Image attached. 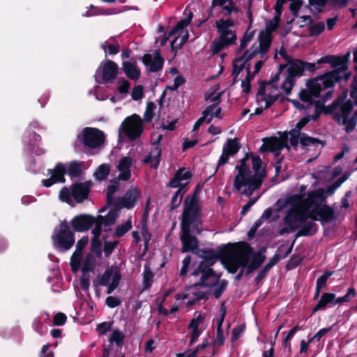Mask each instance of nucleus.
Masks as SVG:
<instances>
[{
	"label": "nucleus",
	"instance_id": "f257e3e1",
	"mask_svg": "<svg viewBox=\"0 0 357 357\" xmlns=\"http://www.w3.org/2000/svg\"><path fill=\"white\" fill-rule=\"evenodd\" d=\"M252 248L246 242L229 243L221 247L218 252L213 250L204 251L200 263L213 266L219 259L229 273L234 274L239 268H245L249 261Z\"/></svg>",
	"mask_w": 357,
	"mask_h": 357
},
{
	"label": "nucleus",
	"instance_id": "f03ea898",
	"mask_svg": "<svg viewBox=\"0 0 357 357\" xmlns=\"http://www.w3.org/2000/svg\"><path fill=\"white\" fill-rule=\"evenodd\" d=\"M349 53L343 56L327 55L317 61V64L329 63L335 69L327 71L319 75L323 79L324 89L333 88L335 84L342 79L347 81L351 77V73L347 72Z\"/></svg>",
	"mask_w": 357,
	"mask_h": 357
},
{
	"label": "nucleus",
	"instance_id": "7ed1b4c3",
	"mask_svg": "<svg viewBox=\"0 0 357 357\" xmlns=\"http://www.w3.org/2000/svg\"><path fill=\"white\" fill-rule=\"evenodd\" d=\"M198 224H202L201 218L181 216L180 239L183 245L182 252L193 251L197 248V238L191 234L190 228L192 227V231L197 229Z\"/></svg>",
	"mask_w": 357,
	"mask_h": 357
},
{
	"label": "nucleus",
	"instance_id": "20e7f679",
	"mask_svg": "<svg viewBox=\"0 0 357 357\" xmlns=\"http://www.w3.org/2000/svg\"><path fill=\"white\" fill-rule=\"evenodd\" d=\"M105 141L103 131L96 128L86 127L77 136L75 147L82 144L84 148L94 149L100 147Z\"/></svg>",
	"mask_w": 357,
	"mask_h": 357
},
{
	"label": "nucleus",
	"instance_id": "39448f33",
	"mask_svg": "<svg viewBox=\"0 0 357 357\" xmlns=\"http://www.w3.org/2000/svg\"><path fill=\"white\" fill-rule=\"evenodd\" d=\"M192 174L190 171L187 170L185 167L179 168L174 174V176L170 179L167 186L169 188H178L173 195L171 204V211L177 208L181 204L183 196L185 192L182 193L183 189L189 183L187 182L185 184H182L181 182L184 180H188L192 177Z\"/></svg>",
	"mask_w": 357,
	"mask_h": 357
},
{
	"label": "nucleus",
	"instance_id": "423d86ee",
	"mask_svg": "<svg viewBox=\"0 0 357 357\" xmlns=\"http://www.w3.org/2000/svg\"><path fill=\"white\" fill-rule=\"evenodd\" d=\"M121 279L120 271L117 266H112L107 268L100 279L94 280L93 282V287L96 289V294H99L98 287L107 286V294H112L119 285Z\"/></svg>",
	"mask_w": 357,
	"mask_h": 357
},
{
	"label": "nucleus",
	"instance_id": "0eeeda50",
	"mask_svg": "<svg viewBox=\"0 0 357 357\" xmlns=\"http://www.w3.org/2000/svg\"><path fill=\"white\" fill-rule=\"evenodd\" d=\"M54 244L57 249L61 250H70L75 243V234L70 230L66 220L59 225V229L52 236Z\"/></svg>",
	"mask_w": 357,
	"mask_h": 357
},
{
	"label": "nucleus",
	"instance_id": "6e6552de",
	"mask_svg": "<svg viewBox=\"0 0 357 357\" xmlns=\"http://www.w3.org/2000/svg\"><path fill=\"white\" fill-rule=\"evenodd\" d=\"M119 68L116 63L112 60L102 62L96 70L94 79L98 84L112 83L117 77Z\"/></svg>",
	"mask_w": 357,
	"mask_h": 357
},
{
	"label": "nucleus",
	"instance_id": "1a4fd4ad",
	"mask_svg": "<svg viewBox=\"0 0 357 357\" xmlns=\"http://www.w3.org/2000/svg\"><path fill=\"white\" fill-rule=\"evenodd\" d=\"M324 89L323 79L319 76L309 79L306 82V89H302L298 93L299 99L312 105V102L315 100L314 98H319Z\"/></svg>",
	"mask_w": 357,
	"mask_h": 357
},
{
	"label": "nucleus",
	"instance_id": "9d476101",
	"mask_svg": "<svg viewBox=\"0 0 357 357\" xmlns=\"http://www.w3.org/2000/svg\"><path fill=\"white\" fill-rule=\"evenodd\" d=\"M121 128L130 140H136L140 137L144 130L142 119L138 114H134L126 118Z\"/></svg>",
	"mask_w": 357,
	"mask_h": 357
},
{
	"label": "nucleus",
	"instance_id": "9b49d317",
	"mask_svg": "<svg viewBox=\"0 0 357 357\" xmlns=\"http://www.w3.org/2000/svg\"><path fill=\"white\" fill-rule=\"evenodd\" d=\"M199 185H197L193 193L185 197L183 203V211L181 216L201 218L199 194Z\"/></svg>",
	"mask_w": 357,
	"mask_h": 357
},
{
	"label": "nucleus",
	"instance_id": "f8f14e48",
	"mask_svg": "<svg viewBox=\"0 0 357 357\" xmlns=\"http://www.w3.org/2000/svg\"><path fill=\"white\" fill-rule=\"evenodd\" d=\"M310 216L312 221H320L322 224L331 222L337 219L334 209L326 204H317L311 211Z\"/></svg>",
	"mask_w": 357,
	"mask_h": 357
},
{
	"label": "nucleus",
	"instance_id": "ddd939ff",
	"mask_svg": "<svg viewBox=\"0 0 357 357\" xmlns=\"http://www.w3.org/2000/svg\"><path fill=\"white\" fill-rule=\"evenodd\" d=\"M93 183L89 180L85 182H76L70 186L71 196L77 203H82L88 199Z\"/></svg>",
	"mask_w": 357,
	"mask_h": 357
},
{
	"label": "nucleus",
	"instance_id": "4468645a",
	"mask_svg": "<svg viewBox=\"0 0 357 357\" xmlns=\"http://www.w3.org/2000/svg\"><path fill=\"white\" fill-rule=\"evenodd\" d=\"M264 144L261 146L260 151L261 152H271L275 153V155L278 156L280 154V151L284 148L289 149V146L287 144V136L279 139L276 137H266L263 139Z\"/></svg>",
	"mask_w": 357,
	"mask_h": 357
},
{
	"label": "nucleus",
	"instance_id": "2eb2a0df",
	"mask_svg": "<svg viewBox=\"0 0 357 357\" xmlns=\"http://www.w3.org/2000/svg\"><path fill=\"white\" fill-rule=\"evenodd\" d=\"M95 217L90 214H79L75 216L70 221L73 231H87L94 224Z\"/></svg>",
	"mask_w": 357,
	"mask_h": 357
},
{
	"label": "nucleus",
	"instance_id": "dca6fc26",
	"mask_svg": "<svg viewBox=\"0 0 357 357\" xmlns=\"http://www.w3.org/2000/svg\"><path fill=\"white\" fill-rule=\"evenodd\" d=\"M143 64L149 67V71L156 73L162 70L164 66L165 60L161 55L159 50H155L153 56L150 54H145L142 59Z\"/></svg>",
	"mask_w": 357,
	"mask_h": 357
},
{
	"label": "nucleus",
	"instance_id": "f3484780",
	"mask_svg": "<svg viewBox=\"0 0 357 357\" xmlns=\"http://www.w3.org/2000/svg\"><path fill=\"white\" fill-rule=\"evenodd\" d=\"M266 176V169H263L260 172H255L254 175L250 176L245 181L242 182L241 185L236 188L237 190H240L242 187L248 186L251 188L252 190H256L260 188L262 185L263 181Z\"/></svg>",
	"mask_w": 357,
	"mask_h": 357
},
{
	"label": "nucleus",
	"instance_id": "a211bd4d",
	"mask_svg": "<svg viewBox=\"0 0 357 357\" xmlns=\"http://www.w3.org/2000/svg\"><path fill=\"white\" fill-rule=\"evenodd\" d=\"M139 197V192L135 189L128 190L123 197H119L115 202V206L118 207H124L130 209L135 205Z\"/></svg>",
	"mask_w": 357,
	"mask_h": 357
},
{
	"label": "nucleus",
	"instance_id": "6ab92c4d",
	"mask_svg": "<svg viewBox=\"0 0 357 357\" xmlns=\"http://www.w3.org/2000/svg\"><path fill=\"white\" fill-rule=\"evenodd\" d=\"M122 66L123 70L128 78L135 81L139 79L141 71L137 66L135 61L132 62L123 61L122 62Z\"/></svg>",
	"mask_w": 357,
	"mask_h": 357
},
{
	"label": "nucleus",
	"instance_id": "aec40b11",
	"mask_svg": "<svg viewBox=\"0 0 357 357\" xmlns=\"http://www.w3.org/2000/svg\"><path fill=\"white\" fill-rule=\"evenodd\" d=\"M234 21L228 18L226 20L221 19L220 20L216 21L215 27L219 33H220V37L222 39L223 38H230L232 34H235L231 31L229 29L230 26H234Z\"/></svg>",
	"mask_w": 357,
	"mask_h": 357
},
{
	"label": "nucleus",
	"instance_id": "412c9836",
	"mask_svg": "<svg viewBox=\"0 0 357 357\" xmlns=\"http://www.w3.org/2000/svg\"><path fill=\"white\" fill-rule=\"evenodd\" d=\"M183 14L186 17L183 19H181L174 27H172V29L169 31V36H176L180 31H182L183 29L188 26L190 23L193 17L192 12L185 9L183 12Z\"/></svg>",
	"mask_w": 357,
	"mask_h": 357
},
{
	"label": "nucleus",
	"instance_id": "4be33fe9",
	"mask_svg": "<svg viewBox=\"0 0 357 357\" xmlns=\"http://www.w3.org/2000/svg\"><path fill=\"white\" fill-rule=\"evenodd\" d=\"M161 153V148L159 146H155L149 154L144 158L143 162L145 164L149 163L151 167L157 169L160 162Z\"/></svg>",
	"mask_w": 357,
	"mask_h": 357
},
{
	"label": "nucleus",
	"instance_id": "5701e85b",
	"mask_svg": "<svg viewBox=\"0 0 357 357\" xmlns=\"http://www.w3.org/2000/svg\"><path fill=\"white\" fill-rule=\"evenodd\" d=\"M289 66L287 70V73L291 78L295 79L297 77H300L304 75L302 59H294L291 61H289Z\"/></svg>",
	"mask_w": 357,
	"mask_h": 357
},
{
	"label": "nucleus",
	"instance_id": "b1692460",
	"mask_svg": "<svg viewBox=\"0 0 357 357\" xmlns=\"http://www.w3.org/2000/svg\"><path fill=\"white\" fill-rule=\"evenodd\" d=\"M48 173L57 183H65V174H67V169L63 163L57 162L53 169H48Z\"/></svg>",
	"mask_w": 357,
	"mask_h": 357
},
{
	"label": "nucleus",
	"instance_id": "393cba45",
	"mask_svg": "<svg viewBox=\"0 0 357 357\" xmlns=\"http://www.w3.org/2000/svg\"><path fill=\"white\" fill-rule=\"evenodd\" d=\"M318 230V225L314 221H310L304 223L296 234V238L300 236H312Z\"/></svg>",
	"mask_w": 357,
	"mask_h": 357
},
{
	"label": "nucleus",
	"instance_id": "a878e982",
	"mask_svg": "<svg viewBox=\"0 0 357 357\" xmlns=\"http://www.w3.org/2000/svg\"><path fill=\"white\" fill-rule=\"evenodd\" d=\"M335 294L333 293H324L319 302L312 309V313H315L319 310L325 309L327 305L333 304L335 299Z\"/></svg>",
	"mask_w": 357,
	"mask_h": 357
},
{
	"label": "nucleus",
	"instance_id": "bb28decb",
	"mask_svg": "<svg viewBox=\"0 0 357 357\" xmlns=\"http://www.w3.org/2000/svg\"><path fill=\"white\" fill-rule=\"evenodd\" d=\"M236 40V35L232 34L230 38H223L222 39L220 36L219 40H214L213 43V52L214 54L218 53L220 52L225 46H228L235 43Z\"/></svg>",
	"mask_w": 357,
	"mask_h": 357
},
{
	"label": "nucleus",
	"instance_id": "cd10ccee",
	"mask_svg": "<svg viewBox=\"0 0 357 357\" xmlns=\"http://www.w3.org/2000/svg\"><path fill=\"white\" fill-rule=\"evenodd\" d=\"M294 242L291 243L290 247L284 252L283 255H280V252L282 250V248H284V245L280 246L273 257L270 259V261L266 264L269 268H271L273 266H274L275 264H278V262L282 259L286 258L292 251V248L294 245Z\"/></svg>",
	"mask_w": 357,
	"mask_h": 357
},
{
	"label": "nucleus",
	"instance_id": "c85d7f7f",
	"mask_svg": "<svg viewBox=\"0 0 357 357\" xmlns=\"http://www.w3.org/2000/svg\"><path fill=\"white\" fill-rule=\"evenodd\" d=\"M125 337L126 335L123 331H120L119 328H115L112 330L108 341L110 344H115L118 348L121 349L124 345Z\"/></svg>",
	"mask_w": 357,
	"mask_h": 357
},
{
	"label": "nucleus",
	"instance_id": "c756f323",
	"mask_svg": "<svg viewBox=\"0 0 357 357\" xmlns=\"http://www.w3.org/2000/svg\"><path fill=\"white\" fill-rule=\"evenodd\" d=\"M259 46L258 50L260 53L264 54L267 52L270 48L272 42V36L268 33L261 31L259 36Z\"/></svg>",
	"mask_w": 357,
	"mask_h": 357
},
{
	"label": "nucleus",
	"instance_id": "7c9ffc66",
	"mask_svg": "<svg viewBox=\"0 0 357 357\" xmlns=\"http://www.w3.org/2000/svg\"><path fill=\"white\" fill-rule=\"evenodd\" d=\"M300 144L303 149L308 146H317L321 145V147L325 146L326 141H321L319 139L314 138L307 135L305 132L302 133V137L300 138Z\"/></svg>",
	"mask_w": 357,
	"mask_h": 357
},
{
	"label": "nucleus",
	"instance_id": "2f4dec72",
	"mask_svg": "<svg viewBox=\"0 0 357 357\" xmlns=\"http://www.w3.org/2000/svg\"><path fill=\"white\" fill-rule=\"evenodd\" d=\"M199 271H201V277L208 280L212 277L215 278V281L214 284H218L219 282V279L220 278V275H217L214 270L212 268L211 266H208L206 264H204L203 263H199Z\"/></svg>",
	"mask_w": 357,
	"mask_h": 357
},
{
	"label": "nucleus",
	"instance_id": "473e14b6",
	"mask_svg": "<svg viewBox=\"0 0 357 357\" xmlns=\"http://www.w3.org/2000/svg\"><path fill=\"white\" fill-rule=\"evenodd\" d=\"M238 169V174L235 176L234 186L236 189L242 182L245 181L250 175L249 167H236Z\"/></svg>",
	"mask_w": 357,
	"mask_h": 357
},
{
	"label": "nucleus",
	"instance_id": "72a5a7b5",
	"mask_svg": "<svg viewBox=\"0 0 357 357\" xmlns=\"http://www.w3.org/2000/svg\"><path fill=\"white\" fill-rule=\"evenodd\" d=\"M110 173V166L108 164H101L98 166V167L96 169L93 176L96 180L98 181H102L107 178L109 174Z\"/></svg>",
	"mask_w": 357,
	"mask_h": 357
},
{
	"label": "nucleus",
	"instance_id": "f704fd0d",
	"mask_svg": "<svg viewBox=\"0 0 357 357\" xmlns=\"http://www.w3.org/2000/svg\"><path fill=\"white\" fill-rule=\"evenodd\" d=\"M240 149L241 145L237 138H229L224 145L222 150H226V152L232 156L237 153Z\"/></svg>",
	"mask_w": 357,
	"mask_h": 357
},
{
	"label": "nucleus",
	"instance_id": "c9c22d12",
	"mask_svg": "<svg viewBox=\"0 0 357 357\" xmlns=\"http://www.w3.org/2000/svg\"><path fill=\"white\" fill-rule=\"evenodd\" d=\"M181 33H178L174 36V40L171 42V51L172 52H176V51L179 49H181L184 43H185L189 38V33L188 31H185V33L184 35L182 36L181 40L178 43H177V40L179 38Z\"/></svg>",
	"mask_w": 357,
	"mask_h": 357
},
{
	"label": "nucleus",
	"instance_id": "e433bc0d",
	"mask_svg": "<svg viewBox=\"0 0 357 357\" xmlns=\"http://www.w3.org/2000/svg\"><path fill=\"white\" fill-rule=\"evenodd\" d=\"M95 266L96 260L94 256L91 253L87 254L82 263V272H93Z\"/></svg>",
	"mask_w": 357,
	"mask_h": 357
},
{
	"label": "nucleus",
	"instance_id": "4c0bfd02",
	"mask_svg": "<svg viewBox=\"0 0 357 357\" xmlns=\"http://www.w3.org/2000/svg\"><path fill=\"white\" fill-rule=\"evenodd\" d=\"M67 173L70 178H76L81 176L82 174V165L77 161H72L68 165Z\"/></svg>",
	"mask_w": 357,
	"mask_h": 357
},
{
	"label": "nucleus",
	"instance_id": "58836bf2",
	"mask_svg": "<svg viewBox=\"0 0 357 357\" xmlns=\"http://www.w3.org/2000/svg\"><path fill=\"white\" fill-rule=\"evenodd\" d=\"M112 183V184L108 185L106 192L107 205L109 206L115 205L113 196L119 188V181L117 180H114Z\"/></svg>",
	"mask_w": 357,
	"mask_h": 357
},
{
	"label": "nucleus",
	"instance_id": "ea45409f",
	"mask_svg": "<svg viewBox=\"0 0 357 357\" xmlns=\"http://www.w3.org/2000/svg\"><path fill=\"white\" fill-rule=\"evenodd\" d=\"M258 52H259L258 47H255V45H253L250 50H245L241 56L236 58V61H243L245 63V64H246L249 61L252 59L258 54Z\"/></svg>",
	"mask_w": 357,
	"mask_h": 357
},
{
	"label": "nucleus",
	"instance_id": "a19ab883",
	"mask_svg": "<svg viewBox=\"0 0 357 357\" xmlns=\"http://www.w3.org/2000/svg\"><path fill=\"white\" fill-rule=\"evenodd\" d=\"M98 220H100L102 225L106 227H109L115 223L117 218V214L114 211H110L107 215L102 216L99 215L97 216Z\"/></svg>",
	"mask_w": 357,
	"mask_h": 357
},
{
	"label": "nucleus",
	"instance_id": "79ce46f5",
	"mask_svg": "<svg viewBox=\"0 0 357 357\" xmlns=\"http://www.w3.org/2000/svg\"><path fill=\"white\" fill-rule=\"evenodd\" d=\"M153 273L151 271L149 266H144V271L143 273V287L144 289H149L153 283Z\"/></svg>",
	"mask_w": 357,
	"mask_h": 357
},
{
	"label": "nucleus",
	"instance_id": "37998d69",
	"mask_svg": "<svg viewBox=\"0 0 357 357\" xmlns=\"http://www.w3.org/2000/svg\"><path fill=\"white\" fill-rule=\"evenodd\" d=\"M317 197L321 199H324V192L322 190H319L313 192H311L309 194L308 197L304 200H303V204L307 207L309 208L312 205L314 204V198Z\"/></svg>",
	"mask_w": 357,
	"mask_h": 357
},
{
	"label": "nucleus",
	"instance_id": "c03bdc74",
	"mask_svg": "<svg viewBox=\"0 0 357 357\" xmlns=\"http://www.w3.org/2000/svg\"><path fill=\"white\" fill-rule=\"evenodd\" d=\"M357 123V114H355L352 117H344L343 124L345 125V132L347 134L353 132L356 126Z\"/></svg>",
	"mask_w": 357,
	"mask_h": 357
},
{
	"label": "nucleus",
	"instance_id": "a18cd8bd",
	"mask_svg": "<svg viewBox=\"0 0 357 357\" xmlns=\"http://www.w3.org/2000/svg\"><path fill=\"white\" fill-rule=\"evenodd\" d=\"M132 228V222L128 220L125 223L118 225L114 231V236L117 238H120L124 236L130 229Z\"/></svg>",
	"mask_w": 357,
	"mask_h": 357
},
{
	"label": "nucleus",
	"instance_id": "49530a36",
	"mask_svg": "<svg viewBox=\"0 0 357 357\" xmlns=\"http://www.w3.org/2000/svg\"><path fill=\"white\" fill-rule=\"evenodd\" d=\"M266 250V248H262L260 250L259 252H257L254 255L251 261L249 262L252 266H253L254 267H256V269H257L264 261L266 257L262 254V252H265Z\"/></svg>",
	"mask_w": 357,
	"mask_h": 357
},
{
	"label": "nucleus",
	"instance_id": "de8ad7c7",
	"mask_svg": "<svg viewBox=\"0 0 357 357\" xmlns=\"http://www.w3.org/2000/svg\"><path fill=\"white\" fill-rule=\"evenodd\" d=\"M100 48L104 50L105 53L108 52L110 55H116L119 52V45L111 44L108 41H105L100 44Z\"/></svg>",
	"mask_w": 357,
	"mask_h": 357
},
{
	"label": "nucleus",
	"instance_id": "09e8293b",
	"mask_svg": "<svg viewBox=\"0 0 357 357\" xmlns=\"http://www.w3.org/2000/svg\"><path fill=\"white\" fill-rule=\"evenodd\" d=\"M113 324H114L113 321H104L100 324H98L96 326V331L98 332V333L100 336L105 335L109 331H112Z\"/></svg>",
	"mask_w": 357,
	"mask_h": 357
},
{
	"label": "nucleus",
	"instance_id": "8fccbe9b",
	"mask_svg": "<svg viewBox=\"0 0 357 357\" xmlns=\"http://www.w3.org/2000/svg\"><path fill=\"white\" fill-rule=\"evenodd\" d=\"M296 84V79L291 78L288 75L285 80L281 85V89L284 90L286 95H289Z\"/></svg>",
	"mask_w": 357,
	"mask_h": 357
},
{
	"label": "nucleus",
	"instance_id": "3c124183",
	"mask_svg": "<svg viewBox=\"0 0 357 357\" xmlns=\"http://www.w3.org/2000/svg\"><path fill=\"white\" fill-rule=\"evenodd\" d=\"M155 105L153 102H149L146 105L144 114V119L146 122H151L154 116V109Z\"/></svg>",
	"mask_w": 357,
	"mask_h": 357
},
{
	"label": "nucleus",
	"instance_id": "603ef678",
	"mask_svg": "<svg viewBox=\"0 0 357 357\" xmlns=\"http://www.w3.org/2000/svg\"><path fill=\"white\" fill-rule=\"evenodd\" d=\"M91 251L95 253L96 257H102V242L99 238H93L91 240Z\"/></svg>",
	"mask_w": 357,
	"mask_h": 357
},
{
	"label": "nucleus",
	"instance_id": "864d4df0",
	"mask_svg": "<svg viewBox=\"0 0 357 357\" xmlns=\"http://www.w3.org/2000/svg\"><path fill=\"white\" fill-rule=\"evenodd\" d=\"M325 29L324 22H318L309 27V35L310 36H319Z\"/></svg>",
	"mask_w": 357,
	"mask_h": 357
},
{
	"label": "nucleus",
	"instance_id": "5fc2aeb1",
	"mask_svg": "<svg viewBox=\"0 0 357 357\" xmlns=\"http://www.w3.org/2000/svg\"><path fill=\"white\" fill-rule=\"evenodd\" d=\"M255 31L248 33V31L244 33L243 38L241 39L240 45L238 49L237 53L239 54L248 45V43L252 39Z\"/></svg>",
	"mask_w": 357,
	"mask_h": 357
},
{
	"label": "nucleus",
	"instance_id": "6e6d98bb",
	"mask_svg": "<svg viewBox=\"0 0 357 357\" xmlns=\"http://www.w3.org/2000/svg\"><path fill=\"white\" fill-rule=\"evenodd\" d=\"M82 253L75 251L70 258V266L73 271L77 270L79 267L82 260Z\"/></svg>",
	"mask_w": 357,
	"mask_h": 357
},
{
	"label": "nucleus",
	"instance_id": "4d7b16f0",
	"mask_svg": "<svg viewBox=\"0 0 357 357\" xmlns=\"http://www.w3.org/2000/svg\"><path fill=\"white\" fill-rule=\"evenodd\" d=\"M130 88V83L124 77H120L119 79V84L117 90L121 94H127Z\"/></svg>",
	"mask_w": 357,
	"mask_h": 357
},
{
	"label": "nucleus",
	"instance_id": "13d9d810",
	"mask_svg": "<svg viewBox=\"0 0 357 357\" xmlns=\"http://www.w3.org/2000/svg\"><path fill=\"white\" fill-rule=\"evenodd\" d=\"M119 244L118 241H105L103 246V251L105 257H109L114 252L115 248Z\"/></svg>",
	"mask_w": 357,
	"mask_h": 357
},
{
	"label": "nucleus",
	"instance_id": "bf43d9fd",
	"mask_svg": "<svg viewBox=\"0 0 357 357\" xmlns=\"http://www.w3.org/2000/svg\"><path fill=\"white\" fill-rule=\"evenodd\" d=\"M333 274V271H325L323 275L317 278L316 282V287L321 289L326 285L327 280Z\"/></svg>",
	"mask_w": 357,
	"mask_h": 357
},
{
	"label": "nucleus",
	"instance_id": "052dcab7",
	"mask_svg": "<svg viewBox=\"0 0 357 357\" xmlns=\"http://www.w3.org/2000/svg\"><path fill=\"white\" fill-rule=\"evenodd\" d=\"M245 329V324H240L237 326L236 327L234 328L231 332V341L233 342L237 341L242 334L243 333Z\"/></svg>",
	"mask_w": 357,
	"mask_h": 357
},
{
	"label": "nucleus",
	"instance_id": "680f3d73",
	"mask_svg": "<svg viewBox=\"0 0 357 357\" xmlns=\"http://www.w3.org/2000/svg\"><path fill=\"white\" fill-rule=\"evenodd\" d=\"M310 215H311V211L303 212L296 211L294 214L295 220L299 222L301 224L307 222V220L308 218L310 219Z\"/></svg>",
	"mask_w": 357,
	"mask_h": 357
},
{
	"label": "nucleus",
	"instance_id": "e2e57ef3",
	"mask_svg": "<svg viewBox=\"0 0 357 357\" xmlns=\"http://www.w3.org/2000/svg\"><path fill=\"white\" fill-rule=\"evenodd\" d=\"M280 98V94L277 95H267L264 98H261L258 102L265 100L266 104L264 106V109H267L270 108Z\"/></svg>",
	"mask_w": 357,
	"mask_h": 357
},
{
	"label": "nucleus",
	"instance_id": "0e129e2a",
	"mask_svg": "<svg viewBox=\"0 0 357 357\" xmlns=\"http://www.w3.org/2000/svg\"><path fill=\"white\" fill-rule=\"evenodd\" d=\"M132 98L135 100H141L144 96V88L142 85H135L131 93Z\"/></svg>",
	"mask_w": 357,
	"mask_h": 357
},
{
	"label": "nucleus",
	"instance_id": "69168bd1",
	"mask_svg": "<svg viewBox=\"0 0 357 357\" xmlns=\"http://www.w3.org/2000/svg\"><path fill=\"white\" fill-rule=\"evenodd\" d=\"M303 4V0H293L289 5V9L294 17H298L299 10Z\"/></svg>",
	"mask_w": 357,
	"mask_h": 357
},
{
	"label": "nucleus",
	"instance_id": "338daca9",
	"mask_svg": "<svg viewBox=\"0 0 357 357\" xmlns=\"http://www.w3.org/2000/svg\"><path fill=\"white\" fill-rule=\"evenodd\" d=\"M71 193L70 188L63 187L59 192V198L61 201L70 204L72 202Z\"/></svg>",
	"mask_w": 357,
	"mask_h": 357
},
{
	"label": "nucleus",
	"instance_id": "774afa93",
	"mask_svg": "<svg viewBox=\"0 0 357 357\" xmlns=\"http://www.w3.org/2000/svg\"><path fill=\"white\" fill-rule=\"evenodd\" d=\"M353 107V103L350 100L344 102L340 107L342 117H348L349 113L352 111Z\"/></svg>",
	"mask_w": 357,
	"mask_h": 357
}]
</instances>
